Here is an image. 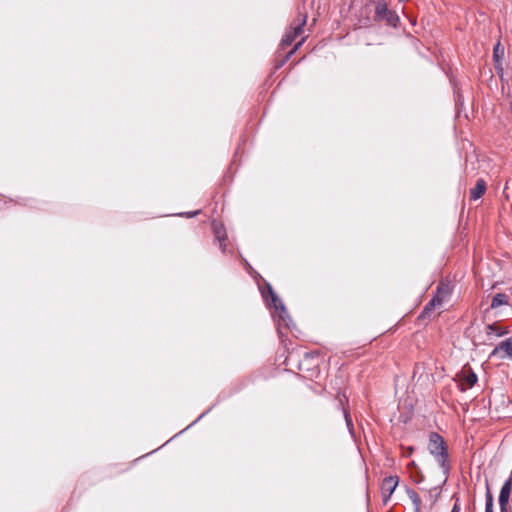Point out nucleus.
Segmentation results:
<instances>
[{
    "label": "nucleus",
    "instance_id": "1a4fd4ad",
    "mask_svg": "<svg viewBox=\"0 0 512 512\" xmlns=\"http://www.w3.org/2000/svg\"><path fill=\"white\" fill-rule=\"evenodd\" d=\"M269 292L271 294V300L273 303V306L276 310H280V318L285 320L284 314L287 313L285 306L283 305L282 301L278 298V296L272 291L271 287H269Z\"/></svg>",
    "mask_w": 512,
    "mask_h": 512
},
{
    "label": "nucleus",
    "instance_id": "f257e3e1",
    "mask_svg": "<svg viewBox=\"0 0 512 512\" xmlns=\"http://www.w3.org/2000/svg\"><path fill=\"white\" fill-rule=\"evenodd\" d=\"M428 450L439 463L444 476L443 483H445L448 479L451 465L448 460L449 454L443 437L436 432H432L429 436Z\"/></svg>",
    "mask_w": 512,
    "mask_h": 512
},
{
    "label": "nucleus",
    "instance_id": "9b49d317",
    "mask_svg": "<svg viewBox=\"0 0 512 512\" xmlns=\"http://www.w3.org/2000/svg\"><path fill=\"white\" fill-rule=\"evenodd\" d=\"M445 293L444 288L438 287L436 296L426 305L425 310H429L431 307L441 304Z\"/></svg>",
    "mask_w": 512,
    "mask_h": 512
},
{
    "label": "nucleus",
    "instance_id": "412c9836",
    "mask_svg": "<svg viewBox=\"0 0 512 512\" xmlns=\"http://www.w3.org/2000/svg\"><path fill=\"white\" fill-rule=\"evenodd\" d=\"M451 512H460V507H459L458 503L454 504Z\"/></svg>",
    "mask_w": 512,
    "mask_h": 512
},
{
    "label": "nucleus",
    "instance_id": "423d86ee",
    "mask_svg": "<svg viewBox=\"0 0 512 512\" xmlns=\"http://www.w3.org/2000/svg\"><path fill=\"white\" fill-rule=\"evenodd\" d=\"M460 377L461 390L464 391L471 388L477 382V375L472 371L471 368L464 370Z\"/></svg>",
    "mask_w": 512,
    "mask_h": 512
},
{
    "label": "nucleus",
    "instance_id": "20e7f679",
    "mask_svg": "<svg viewBox=\"0 0 512 512\" xmlns=\"http://www.w3.org/2000/svg\"><path fill=\"white\" fill-rule=\"evenodd\" d=\"M511 489H512V477H509L502 485L500 494H499L498 501H499L501 512H508L507 506H508Z\"/></svg>",
    "mask_w": 512,
    "mask_h": 512
},
{
    "label": "nucleus",
    "instance_id": "9d476101",
    "mask_svg": "<svg viewBox=\"0 0 512 512\" xmlns=\"http://www.w3.org/2000/svg\"><path fill=\"white\" fill-rule=\"evenodd\" d=\"M505 304H508V296L503 293H498L492 298L491 308L496 309Z\"/></svg>",
    "mask_w": 512,
    "mask_h": 512
},
{
    "label": "nucleus",
    "instance_id": "39448f33",
    "mask_svg": "<svg viewBox=\"0 0 512 512\" xmlns=\"http://www.w3.org/2000/svg\"><path fill=\"white\" fill-rule=\"evenodd\" d=\"M398 485V477L397 476H389L383 479L381 484V491L384 496V501L393 494L396 487Z\"/></svg>",
    "mask_w": 512,
    "mask_h": 512
},
{
    "label": "nucleus",
    "instance_id": "7ed1b4c3",
    "mask_svg": "<svg viewBox=\"0 0 512 512\" xmlns=\"http://www.w3.org/2000/svg\"><path fill=\"white\" fill-rule=\"evenodd\" d=\"M490 358L498 357L504 359L505 357L512 358V337L501 341L490 353Z\"/></svg>",
    "mask_w": 512,
    "mask_h": 512
},
{
    "label": "nucleus",
    "instance_id": "f8f14e48",
    "mask_svg": "<svg viewBox=\"0 0 512 512\" xmlns=\"http://www.w3.org/2000/svg\"><path fill=\"white\" fill-rule=\"evenodd\" d=\"M493 503V494L490 490L488 481H486L485 512H493Z\"/></svg>",
    "mask_w": 512,
    "mask_h": 512
},
{
    "label": "nucleus",
    "instance_id": "f03ea898",
    "mask_svg": "<svg viewBox=\"0 0 512 512\" xmlns=\"http://www.w3.org/2000/svg\"><path fill=\"white\" fill-rule=\"evenodd\" d=\"M375 21H385L387 25L396 27L399 17L395 12L388 9L386 2L379 1L375 7Z\"/></svg>",
    "mask_w": 512,
    "mask_h": 512
},
{
    "label": "nucleus",
    "instance_id": "aec40b11",
    "mask_svg": "<svg viewBox=\"0 0 512 512\" xmlns=\"http://www.w3.org/2000/svg\"><path fill=\"white\" fill-rule=\"evenodd\" d=\"M302 42L303 40H301L294 46V48L286 55V59H288L301 46Z\"/></svg>",
    "mask_w": 512,
    "mask_h": 512
},
{
    "label": "nucleus",
    "instance_id": "6ab92c4d",
    "mask_svg": "<svg viewBox=\"0 0 512 512\" xmlns=\"http://www.w3.org/2000/svg\"><path fill=\"white\" fill-rule=\"evenodd\" d=\"M343 413H344V418H345L347 428H348L349 432L352 434L353 433L352 418H351L350 414L348 413V411H346L345 409L343 410Z\"/></svg>",
    "mask_w": 512,
    "mask_h": 512
},
{
    "label": "nucleus",
    "instance_id": "ddd939ff",
    "mask_svg": "<svg viewBox=\"0 0 512 512\" xmlns=\"http://www.w3.org/2000/svg\"><path fill=\"white\" fill-rule=\"evenodd\" d=\"M306 19H307V16L302 15L300 22L298 24H296L295 26H292L291 29L289 30L290 32L293 33L294 36H296V38L302 34L303 28L306 24Z\"/></svg>",
    "mask_w": 512,
    "mask_h": 512
},
{
    "label": "nucleus",
    "instance_id": "dca6fc26",
    "mask_svg": "<svg viewBox=\"0 0 512 512\" xmlns=\"http://www.w3.org/2000/svg\"><path fill=\"white\" fill-rule=\"evenodd\" d=\"M296 39V36L293 35L292 32L290 31H287L285 33V35L283 36L282 40H281V46L283 48L289 46L292 44V42Z\"/></svg>",
    "mask_w": 512,
    "mask_h": 512
},
{
    "label": "nucleus",
    "instance_id": "4be33fe9",
    "mask_svg": "<svg viewBox=\"0 0 512 512\" xmlns=\"http://www.w3.org/2000/svg\"><path fill=\"white\" fill-rule=\"evenodd\" d=\"M197 213H198V212H194V213H192V214H189V217L194 216V215H197Z\"/></svg>",
    "mask_w": 512,
    "mask_h": 512
},
{
    "label": "nucleus",
    "instance_id": "f3484780",
    "mask_svg": "<svg viewBox=\"0 0 512 512\" xmlns=\"http://www.w3.org/2000/svg\"><path fill=\"white\" fill-rule=\"evenodd\" d=\"M504 55V49L503 48H500V43L498 42L495 47H494V51H493V57L495 59V61H499V59L501 57H503Z\"/></svg>",
    "mask_w": 512,
    "mask_h": 512
},
{
    "label": "nucleus",
    "instance_id": "0eeeda50",
    "mask_svg": "<svg viewBox=\"0 0 512 512\" xmlns=\"http://www.w3.org/2000/svg\"><path fill=\"white\" fill-rule=\"evenodd\" d=\"M486 191V182L483 179H478L474 188L470 191V199L478 200Z\"/></svg>",
    "mask_w": 512,
    "mask_h": 512
},
{
    "label": "nucleus",
    "instance_id": "a211bd4d",
    "mask_svg": "<svg viewBox=\"0 0 512 512\" xmlns=\"http://www.w3.org/2000/svg\"><path fill=\"white\" fill-rule=\"evenodd\" d=\"M486 333L487 335L495 334L496 336H501L504 332H500L495 324H490L486 327Z\"/></svg>",
    "mask_w": 512,
    "mask_h": 512
},
{
    "label": "nucleus",
    "instance_id": "2eb2a0df",
    "mask_svg": "<svg viewBox=\"0 0 512 512\" xmlns=\"http://www.w3.org/2000/svg\"><path fill=\"white\" fill-rule=\"evenodd\" d=\"M407 495H408L409 499L415 505L416 510H418L419 506L421 504V499H420L418 493L415 490H413V489H408L407 490Z\"/></svg>",
    "mask_w": 512,
    "mask_h": 512
},
{
    "label": "nucleus",
    "instance_id": "4468645a",
    "mask_svg": "<svg viewBox=\"0 0 512 512\" xmlns=\"http://www.w3.org/2000/svg\"><path fill=\"white\" fill-rule=\"evenodd\" d=\"M212 227L214 230V233L219 241H224L226 239V234L224 231V228L221 223L213 221Z\"/></svg>",
    "mask_w": 512,
    "mask_h": 512
},
{
    "label": "nucleus",
    "instance_id": "6e6552de",
    "mask_svg": "<svg viewBox=\"0 0 512 512\" xmlns=\"http://www.w3.org/2000/svg\"><path fill=\"white\" fill-rule=\"evenodd\" d=\"M408 469L410 472V477L415 483L418 484L424 480V476L421 473V470L414 461L408 464Z\"/></svg>",
    "mask_w": 512,
    "mask_h": 512
}]
</instances>
